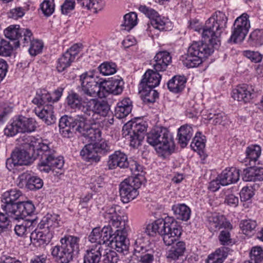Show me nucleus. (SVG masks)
Segmentation results:
<instances>
[{"label": "nucleus", "mask_w": 263, "mask_h": 263, "mask_svg": "<svg viewBox=\"0 0 263 263\" xmlns=\"http://www.w3.org/2000/svg\"><path fill=\"white\" fill-rule=\"evenodd\" d=\"M228 18L221 11H217L205 22L202 29V41L193 42L189 47L187 53L181 55L180 60L187 68L198 67L202 62V59L206 58L220 44V35L227 27Z\"/></svg>", "instance_id": "nucleus-1"}, {"label": "nucleus", "mask_w": 263, "mask_h": 263, "mask_svg": "<svg viewBox=\"0 0 263 263\" xmlns=\"http://www.w3.org/2000/svg\"><path fill=\"white\" fill-rule=\"evenodd\" d=\"M230 249L228 247H221L214 253L209 255L205 260L206 263H223L227 257Z\"/></svg>", "instance_id": "nucleus-40"}, {"label": "nucleus", "mask_w": 263, "mask_h": 263, "mask_svg": "<svg viewBox=\"0 0 263 263\" xmlns=\"http://www.w3.org/2000/svg\"><path fill=\"white\" fill-rule=\"evenodd\" d=\"M124 82L121 78H112L106 81L102 79V92L100 95L101 98H106L110 94L118 95L122 92L124 88Z\"/></svg>", "instance_id": "nucleus-17"}, {"label": "nucleus", "mask_w": 263, "mask_h": 263, "mask_svg": "<svg viewBox=\"0 0 263 263\" xmlns=\"http://www.w3.org/2000/svg\"><path fill=\"white\" fill-rule=\"evenodd\" d=\"M205 137L200 132H197L191 144L195 151L203 152L205 146Z\"/></svg>", "instance_id": "nucleus-47"}, {"label": "nucleus", "mask_w": 263, "mask_h": 263, "mask_svg": "<svg viewBox=\"0 0 263 263\" xmlns=\"http://www.w3.org/2000/svg\"><path fill=\"white\" fill-rule=\"evenodd\" d=\"M52 232L48 229H37L31 233L30 238L32 242H38L40 245L48 243L52 239Z\"/></svg>", "instance_id": "nucleus-25"}, {"label": "nucleus", "mask_w": 263, "mask_h": 263, "mask_svg": "<svg viewBox=\"0 0 263 263\" xmlns=\"http://www.w3.org/2000/svg\"><path fill=\"white\" fill-rule=\"evenodd\" d=\"M172 56L169 52L165 50L159 51L154 58V69L160 72L165 71L168 66L172 63Z\"/></svg>", "instance_id": "nucleus-21"}, {"label": "nucleus", "mask_w": 263, "mask_h": 263, "mask_svg": "<svg viewBox=\"0 0 263 263\" xmlns=\"http://www.w3.org/2000/svg\"><path fill=\"white\" fill-rule=\"evenodd\" d=\"M22 196V192L16 189L8 190L3 193L1 199V208L6 214L8 215L14 210L13 208L18 202L17 200Z\"/></svg>", "instance_id": "nucleus-16"}, {"label": "nucleus", "mask_w": 263, "mask_h": 263, "mask_svg": "<svg viewBox=\"0 0 263 263\" xmlns=\"http://www.w3.org/2000/svg\"><path fill=\"white\" fill-rule=\"evenodd\" d=\"M240 177V171L236 167L226 168L218 175L221 185L225 186L237 182Z\"/></svg>", "instance_id": "nucleus-24"}, {"label": "nucleus", "mask_w": 263, "mask_h": 263, "mask_svg": "<svg viewBox=\"0 0 263 263\" xmlns=\"http://www.w3.org/2000/svg\"><path fill=\"white\" fill-rule=\"evenodd\" d=\"M186 250V245L184 241H179L173 245L167 254V257L172 260H177L182 256Z\"/></svg>", "instance_id": "nucleus-42"}, {"label": "nucleus", "mask_w": 263, "mask_h": 263, "mask_svg": "<svg viewBox=\"0 0 263 263\" xmlns=\"http://www.w3.org/2000/svg\"><path fill=\"white\" fill-rule=\"evenodd\" d=\"M144 233L151 236L158 233L162 237L166 246H171L176 241L181 235L182 227L178 222L173 217L158 219L149 223Z\"/></svg>", "instance_id": "nucleus-4"}, {"label": "nucleus", "mask_w": 263, "mask_h": 263, "mask_svg": "<svg viewBox=\"0 0 263 263\" xmlns=\"http://www.w3.org/2000/svg\"><path fill=\"white\" fill-rule=\"evenodd\" d=\"M245 181H256L263 180V168L251 166L243 170L242 176Z\"/></svg>", "instance_id": "nucleus-32"}, {"label": "nucleus", "mask_w": 263, "mask_h": 263, "mask_svg": "<svg viewBox=\"0 0 263 263\" xmlns=\"http://www.w3.org/2000/svg\"><path fill=\"white\" fill-rule=\"evenodd\" d=\"M123 132V135L125 137L128 136L127 138L129 139L131 146L136 148L141 145V142L144 138V134H140V135H138L134 133H128V131L126 130Z\"/></svg>", "instance_id": "nucleus-55"}, {"label": "nucleus", "mask_w": 263, "mask_h": 263, "mask_svg": "<svg viewBox=\"0 0 263 263\" xmlns=\"http://www.w3.org/2000/svg\"><path fill=\"white\" fill-rule=\"evenodd\" d=\"M208 119L212 121L214 125H222L226 124L227 118L224 113L220 110H211L208 115Z\"/></svg>", "instance_id": "nucleus-46"}, {"label": "nucleus", "mask_w": 263, "mask_h": 263, "mask_svg": "<svg viewBox=\"0 0 263 263\" xmlns=\"http://www.w3.org/2000/svg\"><path fill=\"white\" fill-rule=\"evenodd\" d=\"M20 180L24 182L26 186L30 190L40 189L43 185V180L35 176H31L28 173H24L19 176Z\"/></svg>", "instance_id": "nucleus-31"}, {"label": "nucleus", "mask_w": 263, "mask_h": 263, "mask_svg": "<svg viewBox=\"0 0 263 263\" xmlns=\"http://www.w3.org/2000/svg\"><path fill=\"white\" fill-rule=\"evenodd\" d=\"M89 99L85 96H80L76 92L71 91L66 97L67 105L71 109L81 111L83 113L81 116L85 117Z\"/></svg>", "instance_id": "nucleus-18"}, {"label": "nucleus", "mask_w": 263, "mask_h": 263, "mask_svg": "<svg viewBox=\"0 0 263 263\" xmlns=\"http://www.w3.org/2000/svg\"><path fill=\"white\" fill-rule=\"evenodd\" d=\"M82 158L86 161L91 163H97L100 161V157L93 145H86L80 152Z\"/></svg>", "instance_id": "nucleus-36"}, {"label": "nucleus", "mask_w": 263, "mask_h": 263, "mask_svg": "<svg viewBox=\"0 0 263 263\" xmlns=\"http://www.w3.org/2000/svg\"><path fill=\"white\" fill-rule=\"evenodd\" d=\"M249 17V16L244 13L235 20L230 38L231 41L236 43L244 40L250 28Z\"/></svg>", "instance_id": "nucleus-12"}, {"label": "nucleus", "mask_w": 263, "mask_h": 263, "mask_svg": "<svg viewBox=\"0 0 263 263\" xmlns=\"http://www.w3.org/2000/svg\"><path fill=\"white\" fill-rule=\"evenodd\" d=\"M104 184L105 183L102 177L93 176L90 179L89 187L92 191H94L95 192H98L101 191Z\"/></svg>", "instance_id": "nucleus-60"}, {"label": "nucleus", "mask_w": 263, "mask_h": 263, "mask_svg": "<svg viewBox=\"0 0 263 263\" xmlns=\"http://www.w3.org/2000/svg\"><path fill=\"white\" fill-rule=\"evenodd\" d=\"M23 28H21L19 25H10L4 30L5 36L13 42L16 41V40L20 34Z\"/></svg>", "instance_id": "nucleus-51"}, {"label": "nucleus", "mask_w": 263, "mask_h": 263, "mask_svg": "<svg viewBox=\"0 0 263 263\" xmlns=\"http://www.w3.org/2000/svg\"><path fill=\"white\" fill-rule=\"evenodd\" d=\"M51 254L58 263H69L74 255L63 245H57L52 249Z\"/></svg>", "instance_id": "nucleus-23"}, {"label": "nucleus", "mask_w": 263, "mask_h": 263, "mask_svg": "<svg viewBox=\"0 0 263 263\" xmlns=\"http://www.w3.org/2000/svg\"><path fill=\"white\" fill-rule=\"evenodd\" d=\"M176 219L186 221L190 219L191 214V209L184 203H177L172 206Z\"/></svg>", "instance_id": "nucleus-38"}, {"label": "nucleus", "mask_w": 263, "mask_h": 263, "mask_svg": "<svg viewBox=\"0 0 263 263\" xmlns=\"http://www.w3.org/2000/svg\"><path fill=\"white\" fill-rule=\"evenodd\" d=\"M249 42L254 46H260L263 44V30L256 29L249 36Z\"/></svg>", "instance_id": "nucleus-54"}, {"label": "nucleus", "mask_w": 263, "mask_h": 263, "mask_svg": "<svg viewBox=\"0 0 263 263\" xmlns=\"http://www.w3.org/2000/svg\"><path fill=\"white\" fill-rule=\"evenodd\" d=\"M109 111L110 106L106 101L89 98L85 117L90 124H95L99 116L106 117Z\"/></svg>", "instance_id": "nucleus-10"}, {"label": "nucleus", "mask_w": 263, "mask_h": 263, "mask_svg": "<svg viewBox=\"0 0 263 263\" xmlns=\"http://www.w3.org/2000/svg\"><path fill=\"white\" fill-rule=\"evenodd\" d=\"M144 238L143 235L140 234H136L133 236L135 253L139 254L137 256L140 258V263H153L154 259V252L146 246Z\"/></svg>", "instance_id": "nucleus-14"}, {"label": "nucleus", "mask_w": 263, "mask_h": 263, "mask_svg": "<svg viewBox=\"0 0 263 263\" xmlns=\"http://www.w3.org/2000/svg\"><path fill=\"white\" fill-rule=\"evenodd\" d=\"M132 109V102L129 98H126L118 103L115 114L117 118L122 119L129 115Z\"/></svg>", "instance_id": "nucleus-37"}, {"label": "nucleus", "mask_w": 263, "mask_h": 263, "mask_svg": "<svg viewBox=\"0 0 263 263\" xmlns=\"http://www.w3.org/2000/svg\"><path fill=\"white\" fill-rule=\"evenodd\" d=\"M30 150L33 152L34 158L40 157L37 167L42 172L46 173L52 171L56 175L62 174V168L64 164V158L58 156L55 151L51 148L47 141L32 137L30 140Z\"/></svg>", "instance_id": "nucleus-2"}, {"label": "nucleus", "mask_w": 263, "mask_h": 263, "mask_svg": "<svg viewBox=\"0 0 263 263\" xmlns=\"http://www.w3.org/2000/svg\"><path fill=\"white\" fill-rule=\"evenodd\" d=\"M60 221V218L58 214L48 213L42 218L38 224V227L40 229H48V230L52 232L53 234V229L59 227Z\"/></svg>", "instance_id": "nucleus-29"}, {"label": "nucleus", "mask_w": 263, "mask_h": 263, "mask_svg": "<svg viewBox=\"0 0 263 263\" xmlns=\"http://www.w3.org/2000/svg\"><path fill=\"white\" fill-rule=\"evenodd\" d=\"M34 112L36 116L48 125L53 124L56 122L57 119L54 115L53 106L51 104L44 106L42 109L35 108Z\"/></svg>", "instance_id": "nucleus-26"}, {"label": "nucleus", "mask_w": 263, "mask_h": 263, "mask_svg": "<svg viewBox=\"0 0 263 263\" xmlns=\"http://www.w3.org/2000/svg\"><path fill=\"white\" fill-rule=\"evenodd\" d=\"M103 252H102V256H103V261L104 263H117L119 260V257L117 255V253L108 248L102 247Z\"/></svg>", "instance_id": "nucleus-50"}, {"label": "nucleus", "mask_w": 263, "mask_h": 263, "mask_svg": "<svg viewBox=\"0 0 263 263\" xmlns=\"http://www.w3.org/2000/svg\"><path fill=\"white\" fill-rule=\"evenodd\" d=\"M102 247L100 245L90 246L83 256L84 263H99L102 257Z\"/></svg>", "instance_id": "nucleus-30"}, {"label": "nucleus", "mask_w": 263, "mask_h": 263, "mask_svg": "<svg viewBox=\"0 0 263 263\" xmlns=\"http://www.w3.org/2000/svg\"><path fill=\"white\" fill-rule=\"evenodd\" d=\"M168 22L167 19L164 17L158 15L154 20L151 21V25L152 26L160 31L165 30V26Z\"/></svg>", "instance_id": "nucleus-64"}, {"label": "nucleus", "mask_w": 263, "mask_h": 263, "mask_svg": "<svg viewBox=\"0 0 263 263\" xmlns=\"http://www.w3.org/2000/svg\"><path fill=\"white\" fill-rule=\"evenodd\" d=\"M146 129V126L144 123L134 122L131 123H128L124 125L122 130L128 131V133H134L140 135V134H143Z\"/></svg>", "instance_id": "nucleus-48"}, {"label": "nucleus", "mask_w": 263, "mask_h": 263, "mask_svg": "<svg viewBox=\"0 0 263 263\" xmlns=\"http://www.w3.org/2000/svg\"><path fill=\"white\" fill-rule=\"evenodd\" d=\"M100 228H94L90 235H89V240L93 243L90 246H96L98 245L101 246L102 247L106 248V246L101 245V240L100 236Z\"/></svg>", "instance_id": "nucleus-63"}, {"label": "nucleus", "mask_w": 263, "mask_h": 263, "mask_svg": "<svg viewBox=\"0 0 263 263\" xmlns=\"http://www.w3.org/2000/svg\"><path fill=\"white\" fill-rule=\"evenodd\" d=\"M154 88H145L139 86V92L143 97L144 102L154 103L158 98V92L154 89Z\"/></svg>", "instance_id": "nucleus-45"}, {"label": "nucleus", "mask_w": 263, "mask_h": 263, "mask_svg": "<svg viewBox=\"0 0 263 263\" xmlns=\"http://www.w3.org/2000/svg\"><path fill=\"white\" fill-rule=\"evenodd\" d=\"M159 71L154 70H147L143 76L139 85L141 87L155 88L159 85L161 76Z\"/></svg>", "instance_id": "nucleus-22"}, {"label": "nucleus", "mask_w": 263, "mask_h": 263, "mask_svg": "<svg viewBox=\"0 0 263 263\" xmlns=\"http://www.w3.org/2000/svg\"><path fill=\"white\" fill-rule=\"evenodd\" d=\"M137 24V15L135 12H130L124 15L121 26L124 30L129 31Z\"/></svg>", "instance_id": "nucleus-49"}, {"label": "nucleus", "mask_w": 263, "mask_h": 263, "mask_svg": "<svg viewBox=\"0 0 263 263\" xmlns=\"http://www.w3.org/2000/svg\"><path fill=\"white\" fill-rule=\"evenodd\" d=\"M209 227L212 231H216L222 228L232 229V225L229 221H226L222 215L217 214L212 215L209 217Z\"/></svg>", "instance_id": "nucleus-34"}, {"label": "nucleus", "mask_w": 263, "mask_h": 263, "mask_svg": "<svg viewBox=\"0 0 263 263\" xmlns=\"http://www.w3.org/2000/svg\"><path fill=\"white\" fill-rule=\"evenodd\" d=\"M98 69L104 76L111 75L116 72L117 65L113 62H105L98 67Z\"/></svg>", "instance_id": "nucleus-53"}, {"label": "nucleus", "mask_w": 263, "mask_h": 263, "mask_svg": "<svg viewBox=\"0 0 263 263\" xmlns=\"http://www.w3.org/2000/svg\"><path fill=\"white\" fill-rule=\"evenodd\" d=\"M40 9L45 16H50L54 11V0H44L40 5Z\"/></svg>", "instance_id": "nucleus-57"}, {"label": "nucleus", "mask_w": 263, "mask_h": 263, "mask_svg": "<svg viewBox=\"0 0 263 263\" xmlns=\"http://www.w3.org/2000/svg\"><path fill=\"white\" fill-rule=\"evenodd\" d=\"M106 222L111 223L112 227L117 228L115 235L109 243L111 247L119 253H124L128 249V240L127 239V231L125 228L126 219L122 215L119 205L108 206L103 213Z\"/></svg>", "instance_id": "nucleus-3"}, {"label": "nucleus", "mask_w": 263, "mask_h": 263, "mask_svg": "<svg viewBox=\"0 0 263 263\" xmlns=\"http://www.w3.org/2000/svg\"><path fill=\"white\" fill-rule=\"evenodd\" d=\"M33 34L31 31L27 28H23L20 32V34L16 40L13 44L14 48L20 47L21 46L23 47L27 46L29 45L31 40L33 39Z\"/></svg>", "instance_id": "nucleus-41"}, {"label": "nucleus", "mask_w": 263, "mask_h": 263, "mask_svg": "<svg viewBox=\"0 0 263 263\" xmlns=\"http://www.w3.org/2000/svg\"><path fill=\"white\" fill-rule=\"evenodd\" d=\"M239 226L243 234L249 235L255 230L257 226V222L255 220L250 219L242 220Z\"/></svg>", "instance_id": "nucleus-56"}, {"label": "nucleus", "mask_w": 263, "mask_h": 263, "mask_svg": "<svg viewBox=\"0 0 263 263\" xmlns=\"http://www.w3.org/2000/svg\"><path fill=\"white\" fill-rule=\"evenodd\" d=\"M81 44H74L58 59L57 69L59 72L64 71L74 62L76 56L81 51Z\"/></svg>", "instance_id": "nucleus-15"}, {"label": "nucleus", "mask_w": 263, "mask_h": 263, "mask_svg": "<svg viewBox=\"0 0 263 263\" xmlns=\"http://www.w3.org/2000/svg\"><path fill=\"white\" fill-rule=\"evenodd\" d=\"M13 211L7 215L15 219H23L34 212L35 207L30 201H18Z\"/></svg>", "instance_id": "nucleus-20"}, {"label": "nucleus", "mask_w": 263, "mask_h": 263, "mask_svg": "<svg viewBox=\"0 0 263 263\" xmlns=\"http://www.w3.org/2000/svg\"><path fill=\"white\" fill-rule=\"evenodd\" d=\"M261 147L258 145L249 146L246 151L245 162L248 163L246 165H253L255 164L261 155Z\"/></svg>", "instance_id": "nucleus-39"}, {"label": "nucleus", "mask_w": 263, "mask_h": 263, "mask_svg": "<svg viewBox=\"0 0 263 263\" xmlns=\"http://www.w3.org/2000/svg\"><path fill=\"white\" fill-rule=\"evenodd\" d=\"M33 229L31 222L25 221L21 224H16L14 228V231L17 236L22 237L31 233Z\"/></svg>", "instance_id": "nucleus-52"}, {"label": "nucleus", "mask_w": 263, "mask_h": 263, "mask_svg": "<svg viewBox=\"0 0 263 263\" xmlns=\"http://www.w3.org/2000/svg\"><path fill=\"white\" fill-rule=\"evenodd\" d=\"M83 118L84 123L83 130L80 133L88 139V142L90 143L100 140L101 137V130L98 128L88 127V124H90L89 121L85 117H83Z\"/></svg>", "instance_id": "nucleus-27"}, {"label": "nucleus", "mask_w": 263, "mask_h": 263, "mask_svg": "<svg viewBox=\"0 0 263 263\" xmlns=\"http://www.w3.org/2000/svg\"><path fill=\"white\" fill-rule=\"evenodd\" d=\"M80 240V238L78 236L67 235L61 239L60 242L74 255L79 252Z\"/></svg>", "instance_id": "nucleus-33"}, {"label": "nucleus", "mask_w": 263, "mask_h": 263, "mask_svg": "<svg viewBox=\"0 0 263 263\" xmlns=\"http://www.w3.org/2000/svg\"><path fill=\"white\" fill-rule=\"evenodd\" d=\"M30 48L28 49L29 54L31 56H36L42 52L44 46L43 43L39 40L32 39L30 42Z\"/></svg>", "instance_id": "nucleus-59"}, {"label": "nucleus", "mask_w": 263, "mask_h": 263, "mask_svg": "<svg viewBox=\"0 0 263 263\" xmlns=\"http://www.w3.org/2000/svg\"><path fill=\"white\" fill-rule=\"evenodd\" d=\"M256 96V91L253 86L246 84L237 86L232 91V97L238 101L248 102Z\"/></svg>", "instance_id": "nucleus-19"}, {"label": "nucleus", "mask_w": 263, "mask_h": 263, "mask_svg": "<svg viewBox=\"0 0 263 263\" xmlns=\"http://www.w3.org/2000/svg\"><path fill=\"white\" fill-rule=\"evenodd\" d=\"M12 228L11 222L3 213L0 212V234L11 230Z\"/></svg>", "instance_id": "nucleus-61"}, {"label": "nucleus", "mask_w": 263, "mask_h": 263, "mask_svg": "<svg viewBox=\"0 0 263 263\" xmlns=\"http://www.w3.org/2000/svg\"><path fill=\"white\" fill-rule=\"evenodd\" d=\"M186 83V78L184 76L176 75L168 81L167 88L170 91L178 93L184 89Z\"/></svg>", "instance_id": "nucleus-35"}, {"label": "nucleus", "mask_w": 263, "mask_h": 263, "mask_svg": "<svg viewBox=\"0 0 263 263\" xmlns=\"http://www.w3.org/2000/svg\"><path fill=\"white\" fill-rule=\"evenodd\" d=\"M78 3L84 9L97 13L102 9L103 5L102 0H77Z\"/></svg>", "instance_id": "nucleus-44"}, {"label": "nucleus", "mask_w": 263, "mask_h": 263, "mask_svg": "<svg viewBox=\"0 0 263 263\" xmlns=\"http://www.w3.org/2000/svg\"><path fill=\"white\" fill-rule=\"evenodd\" d=\"M13 48V44L11 45L9 42L0 36V55H10Z\"/></svg>", "instance_id": "nucleus-62"}, {"label": "nucleus", "mask_w": 263, "mask_h": 263, "mask_svg": "<svg viewBox=\"0 0 263 263\" xmlns=\"http://www.w3.org/2000/svg\"><path fill=\"white\" fill-rule=\"evenodd\" d=\"M109 170H114L117 167L121 168H129L132 173L142 172L143 166L137 161L127 158L126 155L121 151H116L109 155L107 161Z\"/></svg>", "instance_id": "nucleus-8"}, {"label": "nucleus", "mask_w": 263, "mask_h": 263, "mask_svg": "<svg viewBox=\"0 0 263 263\" xmlns=\"http://www.w3.org/2000/svg\"><path fill=\"white\" fill-rule=\"evenodd\" d=\"M194 129L191 125L185 124L178 129L177 140L182 147H185L193 136Z\"/></svg>", "instance_id": "nucleus-28"}, {"label": "nucleus", "mask_w": 263, "mask_h": 263, "mask_svg": "<svg viewBox=\"0 0 263 263\" xmlns=\"http://www.w3.org/2000/svg\"><path fill=\"white\" fill-rule=\"evenodd\" d=\"M251 261L254 263H260L263 261V250L259 246L253 247L250 253Z\"/></svg>", "instance_id": "nucleus-58"}, {"label": "nucleus", "mask_w": 263, "mask_h": 263, "mask_svg": "<svg viewBox=\"0 0 263 263\" xmlns=\"http://www.w3.org/2000/svg\"><path fill=\"white\" fill-rule=\"evenodd\" d=\"M30 142L29 143V152L20 149H15L12 152L11 157L7 159L6 162V167L8 170H11L20 165H28L37 158L33 157V152L32 149L30 150Z\"/></svg>", "instance_id": "nucleus-13"}, {"label": "nucleus", "mask_w": 263, "mask_h": 263, "mask_svg": "<svg viewBox=\"0 0 263 263\" xmlns=\"http://www.w3.org/2000/svg\"><path fill=\"white\" fill-rule=\"evenodd\" d=\"M84 124L82 116H78L73 119L64 116L59 121L60 133L63 137L70 138L75 132L80 133L83 130Z\"/></svg>", "instance_id": "nucleus-11"}, {"label": "nucleus", "mask_w": 263, "mask_h": 263, "mask_svg": "<svg viewBox=\"0 0 263 263\" xmlns=\"http://www.w3.org/2000/svg\"><path fill=\"white\" fill-rule=\"evenodd\" d=\"M102 79L93 72H86L80 76V85L77 90L83 96L98 97L102 92Z\"/></svg>", "instance_id": "nucleus-7"}, {"label": "nucleus", "mask_w": 263, "mask_h": 263, "mask_svg": "<svg viewBox=\"0 0 263 263\" xmlns=\"http://www.w3.org/2000/svg\"><path fill=\"white\" fill-rule=\"evenodd\" d=\"M49 98V92L46 89H39L36 91L35 96L32 100V103L37 106L40 108L41 106H44L46 103H50Z\"/></svg>", "instance_id": "nucleus-43"}, {"label": "nucleus", "mask_w": 263, "mask_h": 263, "mask_svg": "<svg viewBox=\"0 0 263 263\" xmlns=\"http://www.w3.org/2000/svg\"><path fill=\"white\" fill-rule=\"evenodd\" d=\"M36 122L33 118L23 116L13 118L12 122L4 129V134L7 137H13L18 133H31L36 128Z\"/></svg>", "instance_id": "nucleus-9"}, {"label": "nucleus", "mask_w": 263, "mask_h": 263, "mask_svg": "<svg viewBox=\"0 0 263 263\" xmlns=\"http://www.w3.org/2000/svg\"><path fill=\"white\" fill-rule=\"evenodd\" d=\"M146 140L161 156L169 155L175 149L173 136L167 128L163 127L152 129L147 134Z\"/></svg>", "instance_id": "nucleus-5"}, {"label": "nucleus", "mask_w": 263, "mask_h": 263, "mask_svg": "<svg viewBox=\"0 0 263 263\" xmlns=\"http://www.w3.org/2000/svg\"><path fill=\"white\" fill-rule=\"evenodd\" d=\"M134 176L124 179L120 184L119 192L122 201L128 203L135 199L139 195L138 189L144 180L143 170L142 172H133Z\"/></svg>", "instance_id": "nucleus-6"}]
</instances>
